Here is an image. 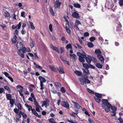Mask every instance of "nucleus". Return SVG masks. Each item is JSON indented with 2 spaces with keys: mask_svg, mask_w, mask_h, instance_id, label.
Wrapping results in <instances>:
<instances>
[{
  "mask_svg": "<svg viewBox=\"0 0 123 123\" xmlns=\"http://www.w3.org/2000/svg\"><path fill=\"white\" fill-rule=\"evenodd\" d=\"M102 102L103 105H102V107L105 109V111L107 112H109L110 111V109H111L112 111H116L117 110L116 107L112 106L109 102L107 99H103Z\"/></svg>",
  "mask_w": 123,
  "mask_h": 123,
  "instance_id": "1",
  "label": "nucleus"
},
{
  "mask_svg": "<svg viewBox=\"0 0 123 123\" xmlns=\"http://www.w3.org/2000/svg\"><path fill=\"white\" fill-rule=\"evenodd\" d=\"M16 46L18 50V55L21 57L24 58V53H25L27 51L26 48L25 47H23L22 43L21 42H18Z\"/></svg>",
  "mask_w": 123,
  "mask_h": 123,
  "instance_id": "2",
  "label": "nucleus"
},
{
  "mask_svg": "<svg viewBox=\"0 0 123 123\" xmlns=\"http://www.w3.org/2000/svg\"><path fill=\"white\" fill-rule=\"evenodd\" d=\"M85 59L86 62L88 64H90L92 61L96 62L97 61L96 58L89 55H87V56H86L85 57Z\"/></svg>",
  "mask_w": 123,
  "mask_h": 123,
  "instance_id": "3",
  "label": "nucleus"
},
{
  "mask_svg": "<svg viewBox=\"0 0 123 123\" xmlns=\"http://www.w3.org/2000/svg\"><path fill=\"white\" fill-rule=\"evenodd\" d=\"M82 53L83 54H82L79 57V61L80 62L83 63L85 61L84 58H85V57L86 56V54L84 51H83Z\"/></svg>",
  "mask_w": 123,
  "mask_h": 123,
  "instance_id": "4",
  "label": "nucleus"
},
{
  "mask_svg": "<svg viewBox=\"0 0 123 123\" xmlns=\"http://www.w3.org/2000/svg\"><path fill=\"white\" fill-rule=\"evenodd\" d=\"M78 12L75 10L72 14V16L73 17L77 19H79L80 18V16L78 13Z\"/></svg>",
  "mask_w": 123,
  "mask_h": 123,
  "instance_id": "5",
  "label": "nucleus"
},
{
  "mask_svg": "<svg viewBox=\"0 0 123 123\" xmlns=\"http://www.w3.org/2000/svg\"><path fill=\"white\" fill-rule=\"evenodd\" d=\"M45 100H44L42 101V106L43 107L44 106L45 107H47L49 105V103L50 101L47 98H45Z\"/></svg>",
  "mask_w": 123,
  "mask_h": 123,
  "instance_id": "6",
  "label": "nucleus"
},
{
  "mask_svg": "<svg viewBox=\"0 0 123 123\" xmlns=\"http://www.w3.org/2000/svg\"><path fill=\"white\" fill-rule=\"evenodd\" d=\"M61 105L67 109H68L69 108V105L67 102L62 101L61 102Z\"/></svg>",
  "mask_w": 123,
  "mask_h": 123,
  "instance_id": "7",
  "label": "nucleus"
},
{
  "mask_svg": "<svg viewBox=\"0 0 123 123\" xmlns=\"http://www.w3.org/2000/svg\"><path fill=\"white\" fill-rule=\"evenodd\" d=\"M61 4V3L59 1V0H56L55 4V8L56 9L58 8H59Z\"/></svg>",
  "mask_w": 123,
  "mask_h": 123,
  "instance_id": "8",
  "label": "nucleus"
},
{
  "mask_svg": "<svg viewBox=\"0 0 123 123\" xmlns=\"http://www.w3.org/2000/svg\"><path fill=\"white\" fill-rule=\"evenodd\" d=\"M28 24L29 28H30L33 30H34L35 29V27L32 22L29 21Z\"/></svg>",
  "mask_w": 123,
  "mask_h": 123,
  "instance_id": "9",
  "label": "nucleus"
},
{
  "mask_svg": "<svg viewBox=\"0 0 123 123\" xmlns=\"http://www.w3.org/2000/svg\"><path fill=\"white\" fill-rule=\"evenodd\" d=\"M50 47L53 50H54L58 53H59V51L58 50V48L57 47L54 46L52 44H50Z\"/></svg>",
  "mask_w": 123,
  "mask_h": 123,
  "instance_id": "10",
  "label": "nucleus"
},
{
  "mask_svg": "<svg viewBox=\"0 0 123 123\" xmlns=\"http://www.w3.org/2000/svg\"><path fill=\"white\" fill-rule=\"evenodd\" d=\"M49 11L51 13V15L53 16H54L55 15V13L53 9L51 6H49Z\"/></svg>",
  "mask_w": 123,
  "mask_h": 123,
  "instance_id": "11",
  "label": "nucleus"
},
{
  "mask_svg": "<svg viewBox=\"0 0 123 123\" xmlns=\"http://www.w3.org/2000/svg\"><path fill=\"white\" fill-rule=\"evenodd\" d=\"M57 69L59 72L61 74H64V72L63 70V68L59 66L57 68Z\"/></svg>",
  "mask_w": 123,
  "mask_h": 123,
  "instance_id": "12",
  "label": "nucleus"
},
{
  "mask_svg": "<svg viewBox=\"0 0 123 123\" xmlns=\"http://www.w3.org/2000/svg\"><path fill=\"white\" fill-rule=\"evenodd\" d=\"M69 55L72 58L73 60L75 61L76 59V56L75 54H70Z\"/></svg>",
  "mask_w": 123,
  "mask_h": 123,
  "instance_id": "13",
  "label": "nucleus"
},
{
  "mask_svg": "<svg viewBox=\"0 0 123 123\" xmlns=\"http://www.w3.org/2000/svg\"><path fill=\"white\" fill-rule=\"evenodd\" d=\"M18 38L16 36H15L13 37V38L12 40V42L14 44L17 41Z\"/></svg>",
  "mask_w": 123,
  "mask_h": 123,
  "instance_id": "14",
  "label": "nucleus"
},
{
  "mask_svg": "<svg viewBox=\"0 0 123 123\" xmlns=\"http://www.w3.org/2000/svg\"><path fill=\"white\" fill-rule=\"evenodd\" d=\"M33 114L34 115L36 116L37 117H40L39 116L37 113L36 111V110L34 109H33L32 110H31Z\"/></svg>",
  "mask_w": 123,
  "mask_h": 123,
  "instance_id": "15",
  "label": "nucleus"
},
{
  "mask_svg": "<svg viewBox=\"0 0 123 123\" xmlns=\"http://www.w3.org/2000/svg\"><path fill=\"white\" fill-rule=\"evenodd\" d=\"M95 53L97 55V56L98 55H100L101 53V52L99 49H96L95 50Z\"/></svg>",
  "mask_w": 123,
  "mask_h": 123,
  "instance_id": "16",
  "label": "nucleus"
},
{
  "mask_svg": "<svg viewBox=\"0 0 123 123\" xmlns=\"http://www.w3.org/2000/svg\"><path fill=\"white\" fill-rule=\"evenodd\" d=\"M38 79L40 80V81H41L43 83H44L46 81L44 77L41 76L39 77Z\"/></svg>",
  "mask_w": 123,
  "mask_h": 123,
  "instance_id": "17",
  "label": "nucleus"
},
{
  "mask_svg": "<svg viewBox=\"0 0 123 123\" xmlns=\"http://www.w3.org/2000/svg\"><path fill=\"white\" fill-rule=\"evenodd\" d=\"M79 80L81 84L82 85H84L85 83V80L82 78H79Z\"/></svg>",
  "mask_w": 123,
  "mask_h": 123,
  "instance_id": "18",
  "label": "nucleus"
},
{
  "mask_svg": "<svg viewBox=\"0 0 123 123\" xmlns=\"http://www.w3.org/2000/svg\"><path fill=\"white\" fill-rule=\"evenodd\" d=\"M74 73L78 76H81L82 75V72L76 70L74 71Z\"/></svg>",
  "mask_w": 123,
  "mask_h": 123,
  "instance_id": "19",
  "label": "nucleus"
},
{
  "mask_svg": "<svg viewBox=\"0 0 123 123\" xmlns=\"http://www.w3.org/2000/svg\"><path fill=\"white\" fill-rule=\"evenodd\" d=\"M10 100V103L11 105V107H12L13 106L15 102V99L14 100L12 98L11 100Z\"/></svg>",
  "mask_w": 123,
  "mask_h": 123,
  "instance_id": "20",
  "label": "nucleus"
},
{
  "mask_svg": "<svg viewBox=\"0 0 123 123\" xmlns=\"http://www.w3.org/2000/svg\"><path fill=\"white\" fill-rule=\"evenodd\" d=\"M23 89L22 88L19 91V94L20 96L23 98V99H24L25 98V96L24 94L22 93Z\"/></svg>",
  "mask_w": 123,
  "mask_h": 123,
  "instance_id": "21",
  "label": "nucleus"
},
{
  "mask_svg": "<svg viewBox=\"0 0 123 123\" xmlns=\"http://www.w3.org/2000/svg\"><path fill=\"white\" fill-rule=\"evenodd\" d=\"M55 85L57 88H60L62 86V85L60 83L56 82L55 83Z\"/></svg>",
  "mask_w": 123,
  "mask_h": 123,
  "instance_id": "22",
  "label": "nucleus"
},
{
  "mask_svg": "<svg viewBox=\"0 0 123 123\" xmlns=\"http://www.w3.org/2000/svg\"><path fill=\"white\" fill-rule=\"evenodd\" d=\"M6 98L8 100H11L12 98V96L11 94H8L7 93H6Z\"/></svg>",
  "mask_w": 123,
  "mask_h": 123,
  "instance_id": "23",
  "label": "nucleus"
},
{
  "mask_svg": "<svg viewBox=\"0 0 123 123\" xmlns=\"http://www.w3.org/2000/svg\"><path fill=\"white\" fill-rule=\"evenodd\" d=\"M97 57L100 61L102 62H104V58L102 55H98L97 56Z\"/></svg>",
  "mask_w": 123,
  "mask_h": 123,
  "instance_id": "24",
  "label": "nucleus"
},
{
  "mask_svg": "<svg viewBox=\"0 0 123 123\" xmlns=\"http://www.w3.org/2000/svg\"><path fill=\"white\" fill-rule=\"evenodd\" d=\"M34 65L37 68H39V69L40 70H41L42 69H43V68L42 67L36 64V63L35 62H34Z\"/></svg>",
  "mask_w": 123,
  "mask_h": 123,
  "instance_id": "25",
  "label": "nucleus"
},
{
  "mask_svg": "<svg viewBox=\"0 0 123 123\" xmlns=\"http://www.w3.org/2000/svg\"><path fill=\"white\" fill-rule=\"evenodd\" d=\"M72 102L74 104L75 106L77 108H79L80 107H81L79 104L77 102L73 101Z\"/></svg>",
  "mask_w": 123,
  "mask_h": 123,
  "instance_id": "26",
  "label": "nucleus"
},
{
  "mask_svg": "<svg viewBox=\"0 0 123 123\" xmlns=\"http://www.w3.org/2000/svg\"><path fill=\"white\" fill-rule=\"evenodd\" d=\"M74 7L77 8H80L81 7L80 5L78 3H74Z\"/></svg>",
  "mask_w": 123,
  "mask_h": 123,
  "instance_id": "27",
  "label": "nucleus"
},
{
  "mask_svg": "<svg viewBox=\"0 0 123 123\" xmlns=\"http://www.w3.org/2000/svg\"><path fill=\"white\" fill-rule=\"evenodd\" d=\"M49 67L51 70H52L54 72L56 71L55 68L53 66L49 65Z\"/></svg>",
  "mask_w": 123,
  "mask_h": 123,
  "instance_id": "28",
  "label": "nucleus"
},
{
  "mask_svg": "<svg viewBox=\"0 0 123 123\" xmlns=\"http://www.w3.org/2000/svg\"><path fill=\"white\" fill-rule=\"evenodd\" d=\"M121 28L122 27H119V26L117 27L116 31L119 32L118 33L119 34H120V33H121L122 34H123L122 32L121 33H119V32H120L122 31V29Z\"/></svg>",
  "mask_w": 123,
  "mask_h": 123,
  "instance_id": "29",
  "label": "nucleus"
},
{
  "mask_svg": "<svg viewBox=\"0 0 123 123\" xmlns=\"http://www.w3.org/2000/svg\"><path fill=\"white\" fill-rule=\"evenodd\" d=\"M82 65L83 67L85 68L86 70H87L89 68V66L88 64L87 63H83Z\"/></svg>",
  "mask_w": 123,
  "mask_h": 123,
  "instance_id": "30",
  "label": "nucleus"
},
{
  "mask_svg": "<svg viewBox=\"0 0 123 123\" xmlns=\"http://www.w3.org/2000/svg\"><path fill=\"white\" fill-rule=\"evenodd\" d=\"M95 95L96 96V97L101 98L102 97V95L101 94H100L98 93H95Z\"/></svg>",
  "mask_w": 123,
  "mask_h": 123,
  "instance_id": "31",
  "label": "nucleus"
},
{
  "mask_svg": "<svg viewBox=\"0 0 123 123\" xmlns=\"http://www.w3.org/2000/svg\"><path fill=\"white\" fill-rule=\"evenodd\" d=\"M96 66L98 68H101L102 67V65L98 63H96Z\"/></svg>",
  "mask_w": 123,
  "mask_h": 123,
  "instance_id": "32",
  "label": "nucleus"
},
{
  "mask_svg": "<svg viewBox=\"0 0 123 123\" xmlns=\"http://www.w3.org/2000/svg\"><path fill=\"white\" fill-rule=\"evenodd\" d=\"M4 88L8 91L9 93H11V90L8 86H5L4 87Z\"/></svg>",
  "mask_w": 123,
  "mask_h": 123,
  "instance_id": "33",
  "label": "nucleus"
},
{
  "mask_svg": "<svg viewBox=\"0 0 123 123\" xmlns=\"http://www.w3.org/2000/svg\"><path fill=\"white\" fill-rule=\"evenodd\" d=\"M94 98L95 101L98 103H99L101 101V100L100 98L95 97H94Z\"/></svg>",
  "mask_w": 123,
  "mask_h": 123,
  "instance_id": "34",
  "label": "nucleus"
},
{
  "mask_svg": "<svg viewBox=\"0 0 123 123\" xmlns=\"http://www.w3.org/2000/svg\"><path fill=\"white\" fill-rule=\"evenodd\" d=\"M87 45L88 46L89 48H92L94 46V45L93 43L91 42L88 43Z\"/></svg>",
  "mask_w": 123,
  "mask_h": 123,
  "instance_id": "35",
  "label": "nucleus"
},
{
  "mask_svg": "<svg viewBox=\"0 0 123 123\" xmlns=\"http://www.w3.org/2000/svg\"><path fill=\"white\" fill-rule=\"evenodd\" d=\"M66 48L67 49H72V45L70 43L67 44L66 46Z\"/></svg>",
  "mask_w": 123,
  "mask_h": 123,
  "instance_id": "36",
  "label": "nucleus"
},
{
  "mask_svg": "<svg viewBox=\"0 0 123 123\" xmlns=\"http://www.w3.org/2000/svg\"><path fill=\"white\" fill-rule=\"evenodd\" d=\"M31 41L30 42V45L31 48H32L34 46V43L33 40L31 38Z\"/></svg>",
  "mask_w": 123,
  "mask_h": 123,
  "instance_id": "37",
  "label": "nucleus"
},
{
  "mask_svg": "<svg viewBox=\"0 0 123 123\" xmlns=\"http://www.w3.org/2000/svg\"><path fill=\"white\" fill-rule=\"evenodd\" d=\"M4 15L5 17H8L10 16V14L8 12L5 10V11L4 12Z\"/></svg>",
  "mask_w": 123,
  "mask_h": 123,
  "instance_id": "38",
  "label": "nucleus"
},
{
  "mask_svg": "<svg viewBox=\"0 0 123 123\" xmlns=\"http://www.w3.org/2000/svg\"><path fill=\"white\" fill-rule=\"evenodd\" d=\"M61 91L63 93H64L66 92V90L64 87H62L60 89Z\"/></svg>",
  "mask_w": 123,
  "mask_h": 123,
  "instance_id": "39",
  "label": "nucleus"
},
{
  "mask_svg": "<svg viewBox=\"0 0 123 123\" xmlns=\"http://www.w3.org/2000/svg\"><path fill=\"white\" fill-rule=\"evenodd\" d=\"M87 90L89 93L91 94H93L95 93L93 91L90 90L89 88H88L87 89Z\"/></svg>",
  "mask_w": 123,
  "mask_h": 123,
  "instance_id": "40",
  "label": "nucleus"
},
{
  "mask_svg": "<svg viewBox=\"0 0 123 123\" xmlns=\"http://www.w3.org/2000/svg\"><path fill=\"white\" fill-rule=\"evenodd\" d=\"M118 3L119 5L121 6H123V0H119Z\"/></svg>",
  "mask_w": 123,
  "mask_h": 123,
  "instance_id": "41",
  "label": "nucleus"
},
{
  "mask_svg": "<svg viewBox=\"0 0 123 123\" xmlns=\"http://www.w3.org/2000/svg\"><path fill=\"white\" fill-rule=\"evenodd\" d=\"M34 55L35 57V58L36 59H37V60H39V58L37 56L36 53H35L34 54Z\"/></svg>",
  "mask_w": 123,
  "mask_h": 123,
  "instance_id": "42",
  "label": "nucleus"
},
{
  "mask_svg": "<svg viewBox=\"0 0 123 123\" xmlns=\"http://www.w3.org/2000/svg\"><path fill=\"white\" fill-rule=\"evenodd\" d=\"M34 104L36 107H40V106L39 105L38 103L36 101L34 102Z\"/></svg>",
  "mask_w": 123,
  "mask_h": 123,
  "instance_id": "43",
  "label": "nucleus"
},
{
  "mask_svg": "<svg viewBox=\"0 0 123 123\" xmlns=\"http://www.w3.org/2000/svg\"><path fill=\"white\" fill-rule=\"evenodd\" d=\"M75 25H79L81 24V22L78 20H75Z\"/></svg>",
  "mask_w": 123,
  "mask_h": 123,
  "instance_id": "44",
  "label": "nucleus"
},
{
  "mask_svg": "<svg viewBox=\"0 0 123 123\" xmlns=\"http://www.w3.org/2000/svg\"><path fill=\"white\" fill-rule=\"evenodd\" d=\"M5 90H4V88H0V93L1 94L2 93H5V92H4V91H5Z\"/></svg>",
  "mask_w": 123,
  "mask_h": 123,
  "instance_id": "45",
  "label": "nucleus"
},
{
  "mask_svg": "<svg viewBox=\"0 0 123 123\" xmlns=\"http://www.w3.org/2000/svg\"><path fill=\"white\" fill-rule=\"evenodd\" d=\"M18 108L20 110H21L22 109V106L20 103H18L17 105Z\"/></svg>",
  "mask_w": 123,
  "mask_h": 123,
  "instance_id": "46",
  "label": "nucleus"
},
{
  "mask_svg": "<svg viewBox=\"0 0 123 123\" xmlns=\"http://www.w3.org/2000/svg\"><path fill=\"white\" fill-rule=\"evenodd\" d=\"M89 39L91 41L93 42L96 40V38L94 37H90Z\"/></svg>",
  "mask_w": 123,
  "mask_h": 123,
  "instance_id": "47",
  "label": "nucleus"
},
{
  "mask_svg": "<svg viewBox=\"0 0 123 123\" xmlns=\"http://www.w3.org/2000/svg\"><path fill=\"white\" fill-rule=\"evenodd\" d=\"M52 28V25L51 24H49V29L50 31L51 32H52L53 31V29Z\"/></svg>",
  "mask_w": 123,
  "mask_h": 123,
  "instance_id": "48",
  "label": "nucleus"
},
{
  "mask_svg": "<svg viewBox=\"0 0 123 123\" xmlns=\"http://www.w3.org/2000/svg\"><path fill=\"white\" fill-rule=\"evenodd\" d=\"M22 25V23L21 22H20L17 25V26H18L17 29H19L20 27Z\"/></svg>",
  "mask_w": 123,
  "mask_h": 123,
  "instance_id": "49",
  "label": "nucleus"
},
{
  "mask_svg": "<svg viewBox=\"0 0 123 123\" xmlns=\"http://www.w3.org/2000/svg\"><path fill=\"white\" fill-rule=\"evenodd\" d=\"M14 112L17 114H18V112L19 111V110L18 109H17V108H15L13 110Z\"/></svg>",
  "mask_w": 123,
  "mask_h": 123,
  "instance_id": "50",
  "label": "nucleus"
},
{
  "mask_svg": "<svg viewBox=\"0 0 123 123\" xmlns=\"http://www.w3.org/2000/svg\"><path fill=\"white\" fill-rule=\"evenodd\" d=\"M87 74H84L82 76L84 79L85 80L87 79L88 78V77L87 76Z\"/></svg>",
  "mask_w": 123,
  "mask_h": 123,
  "instance_id": "51",
  "label": "nucleus"
},
{
  "mask_svg": "<svg viewBox=\"0 0 123 123\" xmlns=\"http://www.w3.org/2000/svg\"><path fill=\"white\" fill-rule=\"evenodd\" d=\"M67 32L68 34H70L71 33V31L69 28H66Z\"/></svg>",
  "mask_w": 123,
  "mask_h": 123,
  "instance_id": "52",
  "label": "nucleus"
},
{
  "mask_svg": "<svg viewBox=\"0 0 123 123\" xmlns=\"http://www.w3.org/2000/svg\"><path fill=\"white\" fill-rule=\"evenodd\" d=\"M22 115L23 117L25 118H26L27 117V115L24 112L23 113Z\"/></svg>",
  "mask_w": 123,
  "mask_h": 123,
  "instance_id": "53",
  "label": "nucleus"
},
{
  "mask_svg": "<svg viewBox=\"0 0 123 123\" xmlns=\"http://www.w3.org/2000/svg\"><path fill=\"white\" fill-rule=\"evenodd\" d=\"M26 33V31L24 28H23L21 31V33L22 34H25Z\"/></svg>",
  "mask_w": 123,
  "mask_h": 123,
  "instance_id": "54",
  "label": "nucleus"
},
{
  "mask_svg": "<svg viewBox=\"0 0 123 123\" xmlns=\"http://www.w3.org/2000/svg\"><path fill=\"white\" fill-rule=\"evenodd\" d=\"M84 35L85 37H87L89 35V34L88 32H86L84 33Z\"/></svg>",
  "mask_w": 123,
  "mask_h": 123,
  "instance_id": "55",
  "label": "nucleus"
},
{
  "mask_svg": "<svg viewBox=\"0 0 123 123\" xmlns=\"http://www.w3.org/2000/svg\"><path fill=\"white\" fill-rule=\"evenodd\" d=\"M61 54H62L64 51V48L62 47H61L60 48Z\"/></svg>",
  "mask_w": 123,
  "mask_h": 123,
  "instance_id": "56",
  "label": "nucleus"
},
{
  "mask_svg": "<svg viewBox=\"0 0 123 123\" xmlns=\"http://www.w3.org/2000/svg\"><path fill=\"white\" fill-rule=\"evenodd\" d=\"M69 23H67L66 24L65 28H69L70 27Z\"/></svg>",
  "mask_w": 123,
  "mask_h": 123,
  "instance_id": "57",
  "label": "nucleus"
},
{
  "mask_svg": "<svg viewBox=\"0 0 123 123\" xmlns=\"http://www.w3.org/2000/svg\"><path fill=\"white\" fill-rule=\"evenodd\" d=\"M25 14V12H22L21 13V16L24 18H25V16L24 15Z\"/></svg>",
  "mask_w": 123,
  "mask_h": 123,
  "instance_id": "58",
  "label": "nucleus"
},
{
  "mask_svg": "<svg viewBox=\"0 0 123 123\" xmlns=\"http://www.w3.org/2000/svg\"><path fill=\"white\" fill-rule=\"evenodd\" d=\"M78 25H74V27L78 31L79 30V29L78 27Z\"/></svg>",
  "mask_w": 123,
  "mask_h": 123,
  "instance_id": "59",
  "label": "nucleus"
},
{
  "mask_svg": "<svg viewBox=\"0 0 123 123\" xmlns=\"http://www.w3.org/2000/svg\"><path fill=\"white\" fill-rule=\"evenodd\" d=\"M88 121L89 122V123H94V122L90 118H89Z\"/></svg>",
  "mask_w": 123,
  "mask_h": 123,
  "instance_id": "60",
  "label": "nucleus"
},
{
  "mask_svg": "<svg viewBox=\"0 0 123 123\" xmlns=\"http://www.w3.org/2000/svg\"><path fill=\"white\" fill-rule=\"evenodd\" d=\"M85 83L87 84L90 83V81L87 79L85 80Z\"/></svg>",
  "mask_w": 123,
  "mask_h": 123,
  "instance_id": "61",
  "label": "nucleus"
},
{
  "mask_svg": "<svg viewBox=\"0 0 123 123\" xmlns=\"http://www.w3.org/2000/svg\"><path fill=\"white\" fill-rule=\"evenodd\" d=\"M75 112H73L72 113L74 114H75L76 115H77L78 114V110H76L75 111Z\"/></svg>",
  "mask_w": 123,
  "mask_h": 123,
  "instance_id": "62",
  "label": "nucleus"
},
{
  "mask_svg": "<svg viewBox=\"0 0 123 123\" xmlns=\"http://www.w3.org/2000/svg\"><path fill=\"white\" fill-rule=\"evenodd\" d=\"M18 31L17 30H15L14 31V34L15 36L17 35L18 34Z\"/></svg>",
  "mask_w": 123,
  "mask_h": 123,
  "instance_id": "63",
  "label": "nucleus"
},
{
  "mask_svg": "<svg viewBox=\"0 0 123 123\" xmlns=\"http://www.w3.org/2000/svg\"><path fill=\"white\" fill-rule=\"evenodd\" d=\"M17 26H15L14 25H12V29L13 30H14L17 28Z\"/></svg>",
  "mask_w": 123,
  "mask_h": 123,
  "instance_id": "64",
  "label": "nucleus"
}]
</instances>
